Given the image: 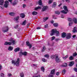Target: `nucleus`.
I'll list each match as a JSON object with an SVG mask.
<instances>
[{
    "mask_svg": "<svg viewBox=\"0 0 77 77\" xmlns=\"http://www.w3.org/2000/svg\"><path fill=\"white\" fill-rule=\"evenodd\" d=\"M20 59L18 58L17 59V61L16 62H15V61L13 60L12 61V63H14L17 66H19L20 65V60H19Z\"/></svg>",
    "mask_w": 77,
    "mask_h": 77,
    "instance_id": "nucleus-1",
    "label": "nucleus"
},
{
    "mask_svg": "<svg viewBox=\"0 0 77 77\" xmlns=\"http://www.w3.org/2000/svg\"><path fill=\"white\" fill-rule=\"evenodd\" d=\"M9 5V1H6L4 5V8H8V7Z\"/></svg>",
    "mask_w": 77,
    "mask_h": 77,
    "instance_id": "nucleus-2",
    "label": "nucleus"
},
{
    "mask_svg": "<svg viewBox=\"0 0 77 77\" xmlns=\"http://www.w3.org/2000/svg\"><path fill=\"white\" fill-rule=\"evenodd\" d=\"M56 29H53L51 31V33L50 34L51 36H53L54 35L55 33H56Z\"/></svg>",
    "mask_w": 77,
    "mask_h": 77,
    "instance_id": "nucleus-3",
    "label": "nucleus"
},
{
    "mask_svg": "<svg viewBox=\"0 0 77 77\" xmlns=\"http://www.w3.org/2000/svg\"><path fill=\"white\" fill-rule=\"evenodd\" d=\"M55 61L56 62L58 63V62H60V60L59 58V56H57V55H56V56L55 57Z\"/></svg>",
    "mask_w": 77,
    "mask_h": 77,
    "instance_id": "nucleus-4",
    "label": "nucleus"
},
{
    "mask_svg": "<svg viewBox=\"0 0 77 77\" xmlns=\"http://www.w3.org/2000/svg\"><path fill=\"white\" fill-rule=\"evenodd\" d=\"M71 38V33H68L66 35V38L67 39H69Z\"/></svg>",
    "mask_w": 77,
    "mask_h": 77,
    "instance_id": "nucleus-5",
    "label": "nucleus"
},
{
    "mask_svg": "<svg viewBox=\"0 0 77 77\" xmlns=\"http://www.w3.org/2000/svg\"><path fill=\"white\" fill-rule=\"evenodd\" d=\"M4 29L3 30V32H7L9 30V28L8 27V26H7L5 27L4 28Z\"/></svg>",
    "mask_w": 77,
    "mask_h": 77,
    "instance_id": "nucleus-6",
    "label": "nucleus"
},
{
    "mask_svg": "<svg viewBox=\"0 0 77 77\" xmlns=\"http://www.w3.org/2000/svg\"><path fill=\"white\" fill-rule=\"evenodd\" d=\"M26 44L27 45H28V46H29V49H30L32 47V45H31L29 43V41H27L26 42Z\"/></svg>",
    "mask_w": 77,
    "mask_h": 77,
    "instance_id": "nucleus-7",
    "label": "nucleus"
},
{
    "mask_svg": "<svg viewBox=\"0 0 77 77\" xmlns=\"http://www.w3.org/2000/svg\"><path fill=\"white\" fill-rule=\"evenodd\" d=\"M9 41L10 42H11V44L13 45L15 44V40H13V39L12 38L10 39Z\"/></svg>",
    "mask_w": 77,
    "mask_h": 77,
    "instance_id": "nucleus-8",
    "label": "nucleus"
},
{
    "mask_svg": "<svg viewBox=\"0 0 77 77\" xmlns=\"http://www.w3.org/2000/svg\"><path fill=\"white\" fill-rule=\"evenodd\" d=\"M66 36V34L65 32H63L62 33L61 36L62 38H65Z\"/></svg>",
    "mask_w": 77,
    "mask_h": 77,
    "instance_id": "nucleus-9",
    "label": "nucleus"
},
{
    "mask_svg": "<svg viewBox=\"0 0 77 77\" xmlns=\"http://www.w3.org/2000/svg\"><path fill=\"white\" fill-rule=\"evenodd\" d=\"M63 8L64 9L65 11H66V12H68L69 11H68V8H67V7L65 5L63 6Z\"/></svg>",
    "mask_w": 77,
    "mask_h": 77,
    "instance_id": "nucleus-10",
    "label": "nucleus"
},
{
    "mask_svg": "<svg viewBox=\"0 0 77 77\" xmlns=\"http://www.w3.org/2000/svg\"><path fill=\"white\" fill-rule=\"evenodd\" d=\"M4 45H11V42H6L4 43Z\"/></svg>",
    "mask_w": 77,
    "mask_h": 77,
    "instance_id": "nucleus-11",
    "label": "nucleus"
},
{
    "mask_svg": "<svg viewBox=\"0 0 77 77\" xmlns=\"http://www.w3.org/2000/svg\"><path fill=\"white\" fill-rule=\"evenodd\" d=\"M74 62L73 61L71 62L69 64V66H72L73 65H74Z\"/></svg>",
    "mask_w": 77,
    "mask_h": 77,
    "instance_id": "nucleus-12",
    "label": "nucleus"
},
{
    "mask_svg": "<svg viewBox=\"0 0 77 77\" xmlns=\"http://www.w3.org/2000/svg\"><path fill=\"white\" fill-rule=\"evenodd\" d=\"M47 9V7L46 6H44L42 9V11L43 12L45 11Z\"/></svg>",
    "mask_w": 77,
    "mask_h": 77,
    "instance_id": "nucleus-13",
    "label": "nucleus"
},
{
    "mask_svg": "<svg viewBox=\"0 0 77 77\" xmlns=\"http://www.w3.org/2000/svg\"><path fill=\"white\" fill-rule=\"evenodd\" d=\"M75 24H77V19L76 18H74L73 20Z\"/></svg>",
    "mask_w": 77,
    "mask_h": 77,
    "instance_id": "nucleus-14",
    "label": "nucleus"
},
{
    "mask_svg": "<svg viewBox=\"0 0 77 77\" xmlns=\"http://www.w3.org/2000/svg\"><path fill=\"white\" fill-rule=\"evenodd\" d=\"M60 12L61 13L64 14H67V11H65L64 10L61 11Z\"/></svg>",
    "mask_w": 77,
    "mask_h": 77,
    "instance_id": "nucleus-15",
    "label": "nucleus"
},
{
    "mask_svg": "<svg viewBox=\"0 0 77 77\" xmlns=\"http://www.w3.org/2000/svg\"><path fill=\"white\" fill-rule=\"evenodd\" d=\"M54 72H55V69H53L52 70L51 72V74L54 75Z\"/></svg>",
    "mask_w": 77,
    "mask_h": 77,
    "instance_id": "nucleus-16",
    "label": "nucleus"
},
{
    "mask_svg": "<svg viewBox=\"0 0 77 77\" xmlns=\"http://www.w3.org/2000/svg\"><path fill=\"white\" fill-rule=\"evenodd\" d=\"M4 3V0H0V5H3Z\"/></svg>",
    "mask_w": 77,
    "mask_h": 77,
    "instance_id": "nucleus-17",
    "label": "nucleus"
},
{
    "mask_svg": "<svg viewBox=\"0 0 77 77\" xmlns=\"http://www.w3.org/2000/svg\"><path fill=\"white\" fill-rule=\"evenodd\" d=\"M20 48H15L14 50V51L15 52H17V51H20Z\"/></svg>",
    "mask_w": 77,
    "mask_h": 77,
    "instance_id": "nucleus-18",
    "label": "nucleus"
},
{
    "mask_svg": "<svg viewBox=\"0 0 77 77\" xmlns=\"http://www.w3.org/2000/svg\"><path fill=\"white\" fill-rule=\"evenodd\" d=\"M20 17L23 18H24L25 17V14L24 13L21 14H20Z\"/></svg>",
    "mask_w": 77,
    "mask_h": 77,
    "instance_id": "nucleus-19",
    "label": "nucleus"
},
{
    "mask_svg": "<svg viewBox=\"0 0 77 77\" xmlns=\"http://www.w3.org/2000/svg\"><path fill=\"white\" fill-rule=\"evenodd\" d=\"M19 54L20 57H21L22 56H23V52H22V51H20V52Z\"/></svg>",
    "mask_w": 77,
    "mask_h": 77,
    "instance_id": "nucleus-20",
    "label": "nucleus"
},
{
    "mask_svg": "<svg viewBox=\"0 0 77 77\" xmlns=\"http://www.w3.org/2000/svg\"><path fill=\"white\" fill-rule=\"evenodd\" d=\"M56 55H52L51 56V59H54V57H56Z\"/></svg>",
    "mask_w": 77,
    "mask_h": 77,
    "instance_id": "nucleus-21",
    "label": "nucleus"
},
{
    "mask_svg": "<svg viewBox=\"0 0 77 77\" xmlns=\"http://www.w3.org/2000/svg\"><path fill=\"white\" fill-rule=\"evenodd\" d=\"M66 72V70L65 69H63L62 71V74H63V75H64L65 74V73Z\"/></svg>",
    "mask_w": 77,
    "mask_h": 77,
    "instance_id": "nucleus-22",
    "label": "nucleus"
},
{
    "mask_svg": "<svg viewBox=\"0 0 77 77\" xmlns=\"http://www.w3.org/2000/svg\"><path fill=\"white\" fill-rule=\"evenodd\" d=\"M9 15L11 16H14L15 15V13L13 12H11L9 13Z\"/></svg>",
    "mask_w": 77,
    "mask_h": 77,
    "instance_id": "nucleus-23",
    "label": "nucleus"
},
{
    "mask_svg": "<svg viewBox=\"0 0 77 77\" xmlns=\"http://www.w3.org/2000/svg\"><path fill=\"white\" fill-rule=\"evenodd\" d=\"M57 3L56 2H54L53 3V5L52 6L53 8H55L56 7V6Z\"/></svg>",
    "mask_w": 77,
    "mask_h": 77,
    "instance_id": "nucleus-24",
    "label": "nucleus"
},
{
    "mask_svg": "<svg viewBox=\"0 0 77 77\" xmlns=\"http://www.w3.org/2000/svg\"><path fill=\"white\" fill-rule=\"evenodd\" d=\"M20 76L21 77H24V73L23 72H21L20 73Z\"/></svg>",
    "mask_w": 77,
    "mask_h": 77,
    "instance_id": "nucleus-25",
    "label": "nucleus"
},
{
    "mask_svg": "<svg viewBox=\"0 0 77 77\" xmlns=\"http://www.w3.org/2000/svg\"><path fill=\"white\" fill-rule=\"evenodd\" d=\"M55 33L56 34V36H59V31H57L56 29V31L55 32Z\"/></svg>",
    "mask_w": 77,
    "mask_h": 77,
    "instance_id": "nucleus-26",
    "label": "nucleus"
},
{
    "mask_svg": "<svg viewBox=\"0 0 77 77\" xmlns=\"http://www.w3.org/2000/svg\"><path fill=\"white\" fill-rule=\"evenodd\" d=\"M8 50L11 51L12 50H13V48L11 46H9L8 49Z\"/></svg>",
    "mask_w": 77,
    "mask_h": 77,
    "instance_id": "nucleus-27",
    "label": "nucleus"
},
{
    "mask_svg": "<svg viewBox=\"0 0 77 77\" xmlns=\"http://www.w3.org/2000/svg\"><path fill=\"white\" fill-rule=\"evenodd\" d=\"M48 19V17H45L43 18V21L44 22H45V21H46Z\"/></svg>",
    "mask_w": 77,
    "mask_h": 77,
    "instance_id": "nucleus-28",
    "label": "nucleus"
},
{
    "mask_svg": "<svg viewBox=\"0 0 77 77\" xmlns=\"http://www.w3.org/2000/svg\"><path fill=\"white\" fill-rule=\"evenodd\" d=\"M32 14L33 15H36L37 14H38V13L35 11H33V12H32Z\"/></svg>",
    "mask_w": 77,
    "mask_h": 77,
    "instance_id": "nucleus-29",
    "label": "nucleus"
},
{
    "mask_svg": "<svg viewBox=\"0 0 77 77\" xmlns=\"http://www.w3.org/2000/svg\"><path fill=\"white\" fill-rule=\"evenodd\" d=\"M19 18H19V16H17L16 17H15L14 18V19L16 21H17V20H19Z\"/></svg>",
    "mask_w": 77,
    "mask_h": 77,
    "instance_id": "nucleus-30",
    "label": "nucleus"
},
{
    "mask_svg": "<svg viewBox=\"0 0 77 77\" xmlns=\"http://www.w3.org/2000/svg\"><path fill=\"white\" fill-rule=\"evenodd\" d=\"M77 30V28L76 27H74V28L73 30L72 31L73 33H75L76 32V30Z\"/></svg>",
    "mask_w": 77,
    "mask_h": 77,
    "instance_id": "nucleus-31",
    "label": "nucleus"
},
{
    "mask_svg": "<svg viewBox=\"0 0 77 77\" xmlns=\"http://www.w3.org/2000/svg\"><path fill=\"white\" fill-rule=\"evenodd\" d=\"M38 4L39 5H42V1H41V0H39Z\"/></svg>",
    "mask_w": 77,
    "mask_h": 77,
    "instance_id": "nucleus-32",
    "label": "nucleus"
},
{
    "mask_svg": "<svg viewBox=\"0 0 77 77\" xmlns=\"http://www.w3.org/2000/svg\"><path fill=\"white\" fill-rule=\"evenodd\" d=\"M26 24V20H25L23 22L22 25L23 26H24Z\"/></svg>",
    "mask_w": 77,
    "mask_h": 77,
    "instance_id": "nucleus-33",
    "label": "nucleus"
},
{
    "mask_svg": "<svg viewBox=\"0 0 77 77\" xmlns=\"http://www.w3.org/2000/svg\"><path fill=\"white\" fill-rule=\"evenodd\" d=\"M41 9V8L40 6H38L37 7H36L35 8V10H38V9Z\"/></svg>",
    "mask_w": 77,
    "mask_h": 77,
    "instance_id": "nucleus-34",
    "label": "nucleus"
},
{
    "mask_svg": "<svg viewBox=\"0 0 77 77\" xmlns=\"http://www.w3.org/2000/svg\"><path fill=\"white\" fill-rule=\"evenodd\" d=\"M74 59V58L72 57V56H70L69 57V60H72Z\"/></svg>",
    "mask_w": 77,
    "mask_h": 77,
    "instance_id": "nucleus-35",
    "label": "nucleus"
},
{
    "mask_svg": "<svg viewBox=\"0 0 77 77\" xmlns=\"http://www.w3.org/2000/svg\"><path fill=\"white\" fill-rule=\"evenodd\" d=\"M53 26L54 27H57L58 26V24L57 23H54L53 24Z\"/></svg>",
    "mask_w": 77,
    "mask_h": 77,
    "instance_id": "nucleus-36",
    "label": "nucleus"
},
{
    "mask_svg": "<svg viewBox=\"0 0 77 77\" xmlns=\"http://www.w3.org/2000/svg\"><path fill=\"white\" fill-rule=\"evenodd\" d=\"M41 69L42 71L43 72H44V70H45V69H44V67L43 66H42L41 68Z\"/></svg>",
    "mask_w": 77,
    "mask_h": 77,
    "instance_id": "nucleus-37",
    "label": "nucleus"
},
{
    "mask_svg": "<svg viewBox=\"0 0 77 77\" xmlns=\"http://www.w3.org/2000/svg\"><path fill=\"white\" fill-rule=\"evenodd\" d=\"M17 2H16L15 1H14L13 3L12 4V5H13V6H15V5H17Z\"/></svg>",
    "mask_w": 77,
    "mask_h": 77,
    "instance_id": "nucleus-38",
    "label": "nucleus"
},
{
    "mask_svg": "<svg viewBox=\"0 0 77 77\" xmlns=\"http://www.w3.org/2000/svg\"><path fill=\"white\" fill-rule=\"evenodd\" d=\"M68 55H67L65 57H63V59H66L67 58H68Z\"/></svg>",
    "mask_w": 77,
    "mask_h": 77,
    "instance_id": "nucleus-39",
    "label": "nucleus"
},
{
    "mask_svg": "<svg viewBox=\"0 0 77 77\" xmlns=\"http://www.w3.org/2000/svg\"><path fill=\"white\" fill-rule=\"evenodd\" d=\"M55 14H58V15H59L60 14V12L59 11H55Z\"/></svg>",
    "mask_w": 77,
    "mask_h": 77,
    "instance_id": "nucleus-40",
    "label": "nucleus"
},
{
    "mask_svg": "<svg viewBox=\"0 0 77 77\" xmlns=\"http://www.w3.org/2000/svg\"><path fill=\"white\" fill-rule=\"evenodd\" d=\"M23 54L24 56H26L27 55V52H24L23 53Z\"/></svg>",
    "mask_w": 77,
    "mask_h": 77,
    "instance_id": "nucleus-41",
    "label": "nucleus"
},
{
    "mask_svg": "<svg viewBox=\"0 0 77 77\" xmlns=\"http://www.w3.org/2000/svg\"><path fill=\"white\" fill-rule=\"evenodd\" d=\"M44 57H47V58H48V57H49V55L46 54L45 55Z\"/></svg>",
    "mask_w": 77,
    "mask_h": 77,
    "instance_id": "nucleus-42",
    "label": "nucleus"
},
{
    "mask_svg": "<svg viewBox=\"0 0 77 77\" xmlns=\"http://www.w3.org/2000/svg\"><path fill=\"white\" fill-rule=\"evenodd\" d=\"M45 46H44L43 47V49L42 50V51H45Z\"/></svg>",
    "mask_w": 77,
    "mask_h": 77,
    "instance_id": "nucleus-43",
    "label": "nucleus"
},
{
    "mask_svg": "<svg viewBox=\"0 0 77 77\" xmlns=\"http://www.w3.org/2000/svg\"><path fill=\"white\" fill-rule=\"evenodd\" d=\"M67 66V63H64L63 65V66Z\"/></svg>",
    "mask_w": 77,
    "mask_h": 77,
    "instance_id": "nucleus-44",
    "label": "nucleus"
},
{
    "mask_svg": "<svg viewBox=\"0 0 77 77\" xmlns=\"http://www.w3.org/2000/svg\"><path fill=\"white\" fill-rule=\"evenodd\" d=\"M53 0H49L48 2L49 4H51V3H52V2H53Z\"/></svg>",
    "mask_w": 77,
    "mask_h": 77,
    "instance_id": "nucleus-45",
    "label": "nucleus"
},
{
    "mask_svg": "<svg viewBox=\"0 0 77 77\" xmlns=\"http://www.w3.org/2000/svg\"><path fill=\"white\" fill-rule=\"evenodd\" d=\"M42 60L43 62H47V60L45 59L44 58H42Z\"/></svg>",
    "mask_w": 77,
    "mask_h": 77,
    "instance_id": "nucleus-46",
    "label": "nucleus"
},
{
    "mask_svg": "<svg viewBox=\"0 0 77 77\" xmlns=\"http://www.w3.org/2000/svg\"><path fill=\"white\" fill-rule=\"evenodd\" d=\"M59 40H60V39L59 38H56L55 39V41L56 42H58Z\"/></svg>",
    "mask_w": 77,
    "mask_h": 77,
    "instance_id": "nucleus-47",
    "label": "nucleus"
},
{
    "mask_svg": "<svg viewBox=\"0 0 77 77\" xmlns=\"http://www.w3.org/2000/svg\"><path fill=\"white\" fill-rule=\"evenodd\" d=\"M68 20L69 21H72V19L71 18H68Z\"/></svg>",
    "mask_w": 77,
    "mask_h": 77,
    "instance_id": "nucleus-48",
    "label": "nucleus"
},
{
    "mask_svg": "<svg viewBox=\"0 0 77 77\" xmlns=\"http://www.w3.org/2000/svg\"><path fill=\"white\" fill-rule=\"evenodd\" d=\"M41 77V75H39L37 76H32V77Z\"/></svg>",
    "mask_w": 77,
    "mask_h": 77,
    "instance_id": "nucleus-49",
    "label": "nucleus"
},
{
    "mask_svg": "<svg viewBox=\"0 0 77 77\" xmlns=\"http://www.w3.org/2000/svg\"><path fill=\"white\" fill-rule=\"evenodd\" d=\"M10 76H12V74L11 73H8V77H10Z\"/></svg>",
    "mask_w": 77,
    "mask_h": 77,
    "instance_id": "nucleus-50",
    "label": "nucleus"
},
{
    "mask_svg": "<svg viewBox=\"0 0 77 77\" xmlns=\"http://www.w3.org/2000/svg\"><path fill=\"white\" fill-rule=\"evenodd\" d=\"M72 24V23H69V26H71Z\"/></svg>",
    "mask_w": 77,
    "mask_h": 77,
    "instance_id": "nucleus-51",
    "label": "nucleus"
},
{
    "mask_svg": "<svg viewBox=\"0 0 77 77\" xmlns=\"http://www.w3.org/2000/svg\"><path fill=\"white\" fill-rule=\"evenodd\" d=\"M54 39H55V37H54V36H53L52 37V41L54 40Z\"/></svg>",
    "mask_w": 77,
    "mask_h": 77,
    "instance_id": "nucleus-52",
    "label": "nucleus"
},
{
    "mask_svg": "<svg viewBox=\"0 0 77 77\" xmlns=\"http://www.w3.org/2000/svg\"><path fill=\"white\" fill-rule=\"evenodd\" d=\"M48 24H47L46 25H45L44 27L45 28H47V27H48Z\"/></svg>",
    "mask_w": 77,
    "mask_h": 77,
    "instance_id": "nucleus-53",
    "label": "nucleus"
},
{
    "mask_svg": "<svg viewBox=\"0 0 77 77\" xmlns=\"http://www.w3.org/2000/svg\"><path fill=\"white\" fill-rule=\"evenodd\" d=\"M1 8L2 9H4V6L3 5H1L0 6Z\"/></svg>",
    "mask_w": 77,
    "mask_h": 77,
    "instance_id": "nucleus-54",
    "label": "nucleus"
},
{
    "mask_svg": "<svg viewBox=\"0 0 77 77\" xmlns=\"http://www.w3.org/2000/svg\"><path fill=\"white\" fill-rule=\"evenodd\" d=\"M18 27V25H17L15 26V27H14V28H15V29H17Z\"/></svg>",
    "mask_w": 77,
    "mask_h": 77,
    "instance_id": "nucleus-55",
    "label": "nucleus"
},
{
    "mask_svg": "<svg viewBox=\"0 0 77 77\" xmlns=\"http://www.w3.org/2000/svg\"><path fill=\"white\" fill-rule=\"evenodd\" d=\"M0 75L1 76H3V75H5V74H4L3 73H1L0 74Z\"/></svg>",
    "mask_w": 77,
    "mask_h": 77,
    "instance_id": "nucleus-56",
    "label": "nucleus"
},
{
    "mask_svg": "<svg viewBox=\"0 0 77 77\" xmlns=\"http://www.w3.org/2000/svg\"><path fill=\"white\" fill-rule=\"evenodd\" d=\"M51 23L52 24H53L54 23V21H53V20H52L51 21Z\"/></svg>",
    "mask_w": 77,
    "mask_h": 77,
    "instance_id": "nucleus-57",
    "label": "nucleus"
},
{
    "mask_svg": "<svg viewBox=\"0 0 77 77\" xmlns=\"http://www.w3.org/2000/svg\"><path fill=\"white\" fill-rule=\"evenodd\" d=\"M73 56H76V52H75V53L73 54Z\"/></svg>",
    "mask_w": 77,
    "mask_h": 77,
    "instance_id": "nucleus-58",
    "label": "nucleus"
},
{
    "mask_svg": "<svg viewBox=\"0 0 77 77\" xmlns=\"http://www.w3.org/2000/svg\"><path fill=\"white\" fill-rule=\"evenodd\" d=\"M57 75H59V72H57L56 74Z\"/></svg>",
    "mask_w": 77,
    "mask_h": 77,
    "instance_id": "nucleus-59",
    "label": "nucleus"
},
{
    "mask_svg": "<svg viewBox=\"0 0 77 77\" xmlns=\"http://www.w3.org/2000/svg\"><path fill=\"white\" fill-rule=\"evenodd\" d=\"M23 8H24L26 7V5L23 4Z\"/></svg>",
    "mask_w": 77,
    "mask_h": 77,
    "instance_id": "nucleus-60",
    "label": "nucleus"
},
{
    "mask_svg": "<svg viewBox=\"0 0 77 77\" xmlns=\"http://www.w3.org/2000/svg\"><path fill=\"white\" fill-rule=\"evenodd\" d=\"M9 2H11V3H12V0H8Z\"/></svg>",
    "mask_w": 77,
    "mask_h": 77,
    "instance_id": "nucleus-61",
    "label": "nucleus"
},
{
    "mask_svg": "<svg viewBox=\"0 0 77 77\" xmlns=\"http://www.w3.org/2000/svg\"><path fill=\"white\" fill-rule=\"evenodd\" d=\"M32 65H33V66H37V65H36V64H33Z\"/></svg>",
    "mask_w": 77,
    "mask_h": 77,
    "instance_id": "nucleus-62",
    "label": "nucleus"
},
{
    "mask_svg": "<svg viewBox=\"0 0 77 77\" xmlns=\"http://www.w3.org/2000/svg\"><path fill=\"white\" fill-rule=\"evenodd\" d=\"M75 36H76V35H74L72 36V37L73 38H75Z\"/></svg>",
    "mask_w": 77,
    "mask_h": 77,
    "instance_id": "nucleus-63",
    "label": "nucleus"
},
{
    "mask_svg": "<svg viewBox=\"0 0 77 77\" xmlns=\"http://www.w3.org/2000/svg\"><path fill=\"white\" fill-rule=\"evenodd\" d=\"M66 2H67L68 3H69V0H66Z\"/></svg>",
    "mask_w": 77,
    "mask_h": 77,
    "instance_id": "nucleus-64",
    "label": "nucleus"
}]
</instances>
